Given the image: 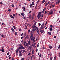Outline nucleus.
Here are the masks:
<instances>
[{
	"label": "nucleus",
	"instance_id": "1",
	"mask_svg": "<svg viewBox=\"0 0 60 60\" xmlns=\"http://www.w3.org/2000/svg\"><path fill=\"white\" fill-rule=\"evenodd\" d=\"M23 45H24V46H25V47H27V46H28V45H29L28 43H26V42H24Z\"/></svg>",
	"mask_w": 60,
	"mask_h": 60
},
{
	"label": "nucleus",
	"instance_id": "2",
	"mask_svg": "<svg viewBox=\"0 0 60 60\" xmlns=\"http://www.w3.org/2000/svg\"><path fill=\"white\" fill-rule=\"evenodd\" d=\"M44 22L41 25V26L40 27V29H43L44 27Z\"/></svg>",
	"mask_w": 60,
	"mask_h": 60
},
{
	"label": "nucleus",
	"instance_id": "3",
	"mask_svg": "<svg viewBox=\"0 0 60 60\" xmlns=\"http://www.w3.org/2000/svg\"><path fill=\"white\" fill-rule=\"evenodd\" d=\"M27 43H28V44H29L30 45H31V44H32L31 42V40L30 39H29V41H28V42Z\"/></svg>",
	"mask_w": 60,
	"mask_h": 60
},
{
	"label": "nucleus",
	"instance_id": "4",
	"mask_svg": "<svg viewBox=\"0 0 60 60\" xmlns=\"http://www.w3.org/2000/svg\"><path fill=\"white\" fill-rule=\"evenodd\" d=\"M19 49H24V48L23 46L20 47L18 48Z\"/></svg>",
	"mask_w": 60,
	"mask_h": 60
},
{
	"label": "nucleus",
	"instance_id": "5",
	"mask_svg": "<svg viewBox=\"0 0 60 60\" xmlns=\"http://www.w3.org/2000/svg\"><path fill=\"white\" fill-rule=\"evenodd\" d=\"M27 47L29 51V50H31V47H30V46L29 45H28Z\"/></svg>",
	"mask_w": 60,
	"mask_h": 60
},
{
	"label": "nucleus",
	"instance_id": "6",
	"mask_svg": "<svg viewBox=\"0 0 60 60\" xmlns=\"http://www.w3.org/2000/svg\"><path fill=\"white\" fill-rule=\"evenodd\" d=\"M1 37H2L3 38H5V36L4 34H2L1 35Z\"/></svg>",
	"mask_w": 60,
	"mask_h": 60
},
{
	"label": "nucleus",
	"instance_id": "7",
	"mask_svg": "<svg viewBox=\"0 0 60 60\" xmlns=\"http://www.w3.org/2000/svg\"><path fill=\"white\" fill-rule=\"evenodd\" d=\"M29 18L30 19H32V18H31V15L30 14L29 15Z\"/></svg>",
	"mask_w": 60,
	"mask_h": 60
},
{
	"label": "nucleus",
	"instance_id": "8",
	"mask_svg": "<svg viewBox=\"0 0 60 60\" xmlns=\"http://www.w3.org/2000/svg\"><path fill=\"white\" fill-rule=\"evenodd\" d=\"M32 54L33 55L34 54V49H32Z\"/></svg>",
	"mask_w": 60,
	"mask_h": 60
},
{
	"label": "nucleus",
	"instance_id": "9",
	"mask_svg": "<svg viewBox=\"0 0 60 60\" xmlns=\"http://www.w3.org/2000/svg\"><path fill=\"white\" fill-rule=\"evenodd\" d=\"M22 9H23V10L24 11H25V10H26V9H25V7H22Z\"/></svg>",
	"mask_w": 60,
	"mask_h": 60
},
{
	"label": "nucleus",
	"instance_id": "10",
	"mask_svg": "<svg viewBox=\"0 0 60 60\" xmlns=\"http://www.w3.org/2000/svg\"><path fill=\"white\" fill-rule=\"evenodd\" d=\"M41 12H40L38 14V17L40 15H41Z\"/></svg>",
	"mask_w": 60,
	"mask_h": 60
},
{
	"label": "nucleus",
	"instance_id": "11",
	"mask_svg": "<svg viewBox=\"0 0 60 60\" xmlns=\"http://www.w3.org/2000/svg\"><path fill=\"white\" fill-rule=\"evenodd\" d=\"M31 46H33L34 48H35V47H36V46L35 45H30V46L31 47Z\"/></svg>",
	"mask_w": 60,
	"mask_h": 60
},
{
	"label": "nucleus",
	"instance_id": "12",
	"mask_svg": "<svg viewBox=\"0 0 60 60\" xmlns=\"http://www.w3.org/2000/svg\"><path fill=\"white\" fill-rule=\"evenodd\" d=\"M47 34H49V35H51V32H48Z\"/></svg>",
	"mask_w": 60,
	"mask_h": 60
},
{
	"label": "nucleus",
	"instance_id": "13",
	"mask_svg": "<svg viewBox=\"0 0 60 60\" xmlns=\"http://www.w3.org/2000/svg\"><path fill=\"white\" fill-rule=\"evenodd\" d=\"M21 15L22 16H24V15H25V14H24V13H21Z\"/></svg>",
	"mask_w": 60,
	"mask_h": 60
},
{
	"label": "nucleus",
	"instance_id": "14",
	"mask_svg": "<svg viewBox=\"0 0 60 60\" xmlns=\"http://www.w3.org/2000/svg\"><path fill=\"white\" fill-rule=\"evenodd\" d=\"M46 10V9L45 8H44L43 10V11L42 12V13H44V11L45 10Z\"/></svg>",
	"mask_w": 60,
	"mask_h": 60
},
{
	"label": "nucleus",
	"instance_id": "15",
	"mask_svg": "<svg viewBox=\"0 0 60 60\" xmlns=\"http://www.w3.org/2000/svg\"><path fill=\"white\" fill-rule=\"evenodd\" d=\"M11 30L13 32H15V31H14V30L12 28L11 29Z\"/></svg>",
	"mask_w": 60,
	"mask_h": 60
},
{
	"label": "nucleus",
	"instance_id": "16",
	"mask_svg": "<svg viewBox=\"0 0 60 60\" xmlns=\"http://www.w3.org/2000/svg\"><path fill=\"white\" fill-rule=\"evenodd\" d=\"M50 3L49 2H48L47 3H46L45 4V6H47V5H48V4H49V3Z\"/></svg>",
	"mask_w": 60,
	"mask_h": 60
},
{
	"label": "nucleus",
	"instance_id": "17",
	"mask_svg": "<svg viewBox=\"0 0 60 60\" xmlns=\"http://www.w3.org/2000/svg\"><path fill=\"white\" fill-rule=\"evenodd\" d=\"M30 34L31 36H32L33 35V32H31L30 33Z\"/></svg>",
	"mask_w": 60,
	"mask_h": 60
},
{
	"label": "nucleus",
	"instance_id": "18",
	"mask_svg": "<svg viewBox=\"0 0 60 60\" xmlns=\"http://www.w3.org/2000/svg\"><path fill=\"white\" fill-rule=\"evenodd\" d=\"M35 30H35V29H33L32 30V31H33V32H32L33 33L34 32V31H35Z\"/></svg>",
	"mask_w": 60,
	"mask_h": 60
},
{
	"label": "nucleus",
	"instance_id": "19",
	"mask_svg": "<svg viewBox=\"0 0 60 60\" xmlns=\"http://www.w3.org/2000/svg\"><path fill=\"white\" fill-rule=\"evenodd\" d=\"M2 52H4V49L3 48H2Z\"/></svg>",
	"mask_w": 60,
	"mask_h": 60
},
{
	"label": "nucleus",
	"instance_id": "20",
	"mask_svg": "<svg viewBox=\"0 0 60 60\" xmlns=\"http://www.w3.org/2000/svg\"><path fill=\"white\" fill-rule=\"evenodd\" d=\"M32 27H33V28H35L36 27V26L35 25H33L32 26Z\"/></svg>",
	"mask_w": 60,
	"mask_h": 60
},
{
	"label": "nucleus",
	"instance_id": "21",
	"mask_svg": "<svg viewBox=\"0 0 60 60\" xmlns=\"http://www.w3.org/2000/svg\"><path fill=\"white\" fill-rule=\"evenodd\" d=\"M19 47H20L21 46H22V44H19Z\"/></svg>",
	"mask_w": 60,
	"mask_h": 60
},
{
	"label": "nucleus",
	"instance_id": "22",
	"mask_svg": "<svg viewBox=\"0 0 60 60\" xmlns=\"http://www.w3.org/2000/svg\"><path fill=\"white\" fill-rule=\"evenodd\" d=\"M26 39H28V35H27L26 36Z\"/></svg>",
	"mask_w": 60,
	"mask_h": 60
},
{
	"label": "nucleus",
	"instance_id": "23",
	"mask_svg": "<svg viewBox=\"0 0 60 60\" xmlns=\"http://www.w3.org/2000/svg\"><path fill=\"white\" fill-rule=\"evenodd\" d=\"M22 54H21V53H20L19 54V56H22Z\"/></svg>",
	"mask_w": 60,
	"mask_h": 60
},
{
	"label": "nucleus",
	"instance_id": "24",
	"mask_svg": "<svg viewBox=\"0 0 60 60\" xmlns=\"http://www.w3.org/2000/svg\"><path fill=\"white\" fill-rule=\"evenodd\" d=\"M35 29L36 30H38V28L36 27V28H35Z\"/></svg>",
	"mask_w": 60,
	"mask_h": 60
},
{
	"label": "nucleus",
	"instance_id": "25",
	"mask_svg": "<svg viewBox=\"0 0 60 60\" xmlns=\"http://www.w3.org/2000/svg\"><path fill=\"white\" fill-rule=\"evenodd\" d=\"M30 8H32V7H33V6H32V4H30Z\"/></svg>",
	"mask_w": 60,
	"mask_h": 60
},
{
	"label": "nucleus",
	"instance_id": "26",
	"mask_svg": "<svg viewBox=\"0 0 60 60\" xmlns=\"http://www.w3.org/2000/svg\"><path fill=\"white\" fill-rule=\"evenodd\" d=\"M49 29L50 30V31H52V30H53V29L52 28H50Z\"/></svg>",
	"mask_w": 60,
	"mask_h": 60
},
{
	"label": "nucleus",
	"instance_id": "27",
	"mask_svg": "<svg viewBox=\"0 0 60 60\" xmlns=\"http://www.w3.org/2000/svg\"><path fill=\"white\" fill-rule=\"evenodd\" d=\"M37 32H38V34H39V33H40V31H39V30H38Z\"/></svg>",
	"mask_w": 60,
	"mask_h": 60
},
{
	"label": "nucleus",
	"instance_id": "28",
	"mask_svg": "<svg viewBox=\"0 0 60 60\" xmlns=\"http://www.w3.org/2000/svg\"><path fill=\"white\" fill-rule=\"evenodd\" d=\"M13 27H14V29H16V28L15 26H13Z\"/></svg>",
	"mask_w": 60,
	"mask_h": 60
},
{
	"label": "nucleus",
	"instance_id": "29",
	"mask_svg": "<svg viewBox=\"0 0 60 60\" xmlns=\"http://www.w3.org/2000/svg\"><path fill=\"white\" fill-rule=\"evenodd\" d=\"M52 47L50 45L49 46V49H52Z\"/></svg>",
	"mask_w": 60,
	"mask_h": 60
},
{
	"label": "nucleus",
	"instance_id": "30",
	"mask_svg": "<svg viewBox=\"0 0 60 60\" xmlns=\"http://www.w3.org/2000/svg\"><path fill=\"white\" fill-rule=\"evenodd\" d=\"M21 42L22 43H24V40H22L21 41Z\"/></svg>",
	"mask_w": 60,
	"mask_h": 60
},
{
	"label": "nucleus",
	"instance_id": "31",
	"mask_svg": "<svg viewBox=\"0 0 60 60\" xmlns=\"http://www.w3.org/2000/svg\"><path fill=\"white\" fill-rule=\"evenodd\" d=\"M40 17H41V15H39L38 18V19H39L40 18Z\"/></svg>",
	"mask_w": 60,
	"mask_h": 60
},
{
	"label": "nucleus",
	"instance_id": "32",
	"mask_svg": "<svg viewBox=\"0 0 60 60\" xmlns=\"http://www.w3.org/2000/svg\"><path fill=\"white\" fill-rule=\"evenodd\" d=\"M49 26H50V28H52V27H53V26L52 25H50Z\"/></svg>",
	"mask_w": 60,
	"mask_h": 60
},
{
	"label": "nucleus",
	"instance_id": "33",
	"mask_svg": "<svg viewBox=\"0 0 60 60\" xmlns=\"http://www.w3.org/2000/svg\"><path fill=\"white\" fill-rule=\"evenodd\" d=\"M45 0H44L42 2V3L43 4L45 2Z\"/></svg>",
	"mask_w": 60,
	"mask_h": 60
},
{
	"label": "nucleus",
	"instance_id": "34",
	"mask_svg": "<svg viewBox=\"0 0 60 60\" xmlns=\"http://www.w3.org/2000/svg\"><path fill=\"white\" fill-rule=\"evenodd\" d=\"M32 4V5H34V2H33Z\"/></svg>",
	"mask_w": 60,
	"mask_h": 60
},
{
	"label": "nucleus",
	"instance_id": "35",
	"mask_svg": "<svg viewBox=\"0 0 60 60\" xmlns=\"http://www.w3.org/2000/svg\"><path fill=\"white\" fill-rule=\"evenodd\" d=\"M56 57L55 56L54 58V60H56Z\"/></svg>",
	"mask_w": 60,
	"mask_h": 60
},
{
	"label": "nucleus",
	"instance_id": "36",
	"mask_svg": "<svg viewBox=\"0 0 60 60\" xmlns=\"http://www.w3.org/2000/svg\"><path fill=\"white\" fill-rule=\"evenodd\" d=\"M11 6L12 7H14V5L12 4L11 5Z\"/></svg>",
	"mask_w": 60,
	"mask_h": 60
},
{
	"label": "nucleus",
	"instance_id": "37",
	"mask_svg": "<svg viewBox=\"0 0 60 60\" xmlns=\"http://www.w3.org/2000/svg\"><path fill=\"white\" fill-rule=\"evenodd\" d=\"M11 9H8V11H11Z\"/></svg>",
	"mask_w": 60,
	"mask_h": 60
},
{
	"label": "nucleus",
	"instance_id": "38",
	"mask_svg": "<svg viewBox=\"0 0 60 60\" xmlns=\"http://www.w3.org/2000/svg\"><path fill=\"white\" fill-rule=\"evenodd\" d=\"M25 50H24L23 51L22 53H25Z\"/></svg>",
	"mask_w": 60,
	"mask_h": 60
},
{
	"label": "nucleus",
	"instance_id": "39",
	"mask_svg": "<svg viewBox=\"0 0 60 60\" xmlns=\"http://www.w3.org/2000/svg\"><path fill=\"white\" fill-rule=\"evenodd\" d=\"M11 18L12 19H14V16H11Z\"/></svg>",
	"mask_w": 60,
	"mask_h": 60
},
{
	"label": "nucleus",
	"instance_id": "40",
	"mask_svg": "<svg viewBox=\"0 0 60 60\" xmlns=\"http://www.w3.org/2000/svg\"><path fill=\"white\" fill-rule=\"evenodd\" d=\"M53 11H52L51 12V14H53Z\"/></svg>",
	"mask_w": 60,
	"mask_h": 60
},
{
	"label": "nucleus",
	"instance_id": "41",
	"mask_svg": "<svg viewBox=\"0 0 60 60\" xmlns=\"http://www.w3.org/2000/svg\"><path fill=\"white\" fill-rule=\"evenodd\" d=\"M15 34L16 35H17V32H15Z\"/></svg>",
	"mask_w": 60,
	"mask_h": 60
},
{
	"label": "nucleus",
	"instance_id": "42",
	"mask_svg": "<svg viewBox=\"0 0 60 60\" xmlns=\"http://www.w3.org/2000/svg\"><path fill=\"white\" fill-rule=\"evenodd\" d=\"M34 25H36V22H35V23H34Z\"/></svg>",
	"mask_w": 60,
	"mask_h": 60
},
{
	"label": "nucleus",
	"instance_id": "43",
	"mask_svg": "<svg viewBox=\"0 0 60 60\" xmlns=\"http://www.w3.org/2000/svg\"><path fill=\"white\" fill-rule=\"evenodd\" d=\"M7 55H8V56H9V55H10V54L9 53V52H8L7 53Z\"/></svg>",
	"mask_w": 60,
	"mask_h": 60
},
{
	"label": "nucleus",
	"instance_id": "44",
	"mask_svg": "<svg viewBox=\"0 0 60 60\" xmlns=\"http://www.w3.org/2000/svg\"><path fill=\"white\" fill-rule=\"evenodd\" d=\"M55 7V5H52V8H53V7Z\"/></svg>",
	"mask_w": 60,
	"mask_h": 60
},
{
	"label": "nucleus",
	"instance_id": "45",
	"mask_svg": "<svg viewBox=\"0 0 60 60\" xmlns=\"http://www.w3.org/2000/svg\"><path fill=\"white\" fill-rule=\"evenodd\" d=\"M19 51V49H17L16 51V52H18Z\"/></svg>",
	"mask_w": 60,
	"mask_h": 60
},
{
	"label": "nucleus",
	"instance_id": "46",
	"mask_svg": "<svg viewBox=\"0 0 60 60\" xmlns=\"http://www.w3.org/2000/svg\"><path fill=\"white\" fill-rule=\"evenodd\" d=\"M30 30H28V33L29 34V32H30Z\"/></svg>",
	"mask_w": 60,
	"mask_h": 60
},
{
	"label": "nucleus",
	"instance_id": "47",
	"mask_svg": "<svg viewBox=\"0 0 60 60\" xmlns=\"http://www.w3.org/2000/svg\"><path fill=\"white\" fill-rule=\"evenodd\" d=\"M60 45H59L58 49H60Z\"/></svg>",
	"mask_w": 60,
	"mask_h": 60
},
{
	"label": "nucleus",
	"instance_id": "48",
	"mask_svg": "<svg viewBox=\"0 0 60 60\" xmlns=\"http://www.w3.org/2000/svg\"><path fill=\"white\" fill-rule=\"evenodd\" d=\"M43 32H44V30H42V31L41 32V33H43Z\"/></svg>",
	"mask_w": 60,
	"mask_h": 60
},
{
	"label": "nucleus",
	"instance_id": "49",
	"mask_svg": "<svg viewBox=\"0 0 60 60\" xmlns=\"http://www.w3.org/2000/svg\"><path fill=\"white\" fill-rule=\"evenodd\" d=\"M26 19V17H23L24 19Z\"/></svg>",
	"mask_w": 60,
	"mask_h": 60
},
{
	"label": "nucleus",
	"instance_id": "50",
	"mask_svg": "<svg viewBox=\"0 0 60 60\" xmlns=\"http://www.w3.org/2000/svg\"><path fill=\"white\" fill-rule=\"evenodd\" d=\"M43 17V15H42L41 18H42Z\"/></svg>",
	"mask_w": 60,
	"mask_h": 60
},
{
	"label": "nucleus",
	"instance_id": "51",
	"mask_svg": "<svg viewBox=\"0 0 60 60\" xmlns=\"http://www.w3.org/2000/svg\"><path fill=\"white\" fill-rule=\"evenodd\" d=\"M36 44V43H34L33 44V45H34L35 46Z\"/></svg>",
	"mask_w": 60,
	"mask_h": 60
},
{
	"label": "nucleus",
	"instance_id": "52",
	"mask_svg": "<svg viewBox=\"0 0 60 60\" xmlns=\"http://www.w3.org/2000/svg\"><path fill=\"white\" fill-rule=\"evenodd\" d=\"M38 51V49H37L36 50V52H37Z\"/></svg>",
	"mask_w": 60,
	"mask_h": 60
},
{
	"label": "nucleus",
	"instance_id": "53",
	"mask_svg": "<svg viewBox=\"0 0 60 60\" xmlns=\"http://www.w3.org/2000/svg\"><path fill=\"white\" fill-rule=\"evenodd\" d=\"M50 60H52V57L50 58Z\"/></svg>",
	"mask_w": 60,
	"mask_h": 60
},
{
	"label": "nucleus",
	"instance_id": "54",
	"mask_svg": "<svg viewBox=\"0 0 60 60\" xmlns=\"http://www.w3.org/2000/svg\"><path fill=\"white\" fill-rule=\"evenodd\" d=\"M13 16H14V17H15L16 16L15 15V14H13Z\"/></svg>",
	"mask_w": 60,
	"mask_h": 60
},
{
	"label": "nucleus",
	"instance_id": "55",
	"mask_svg": "<svg viewBox=\"0 0 60 60\" xmlns=\"http://www.w3.org/2000/svg\"><path fill=\"white\" fill-rule=\"evenodd\" d=\"M41 54L39 55V56L40 57H41Z\"/></svg>",
	"mask_w": 60,
	"mask_h": 60
},
{
	"label": "nucleus",
	"instance_id": "56",
	"mask_svg": "<svg viewBox=\"0 0 60 60\" xmlns=\"http://www.w3.org/2000/svg\"><path fill=\"white\" fill-rule=\"evenodd\" d=\"M33 42H34V41H35V40H34V39H33Z\"/></svg>",
	"mask_w": 60,
	"mask_h": 60
},
{
	"label": "nucleus",
	"instance_id": "57",
	"mask_svg": "<svg viewBox=\"0 0 60 60\" xmlns=\"http://www.w3.org/2000/svg\"><path fill=\"white\" fill-rule=\"evenodd\" d=\"M23 34H24L23 33H22V34H21V36H23Z\"/></svg>",
	"mask_w": 60,
	"mask_h": 60
},
{
	"label": "nucleus",
	"instance_id": "58",
	"mask_svg": "<svg viewBox=\"0 0 60 60\" xmlns=\"http://www.w3.org/2000/svg\"><path fill=\"white\" fill-rule=\"evenodd\" d=\"M24 59H25V58H23L22 59V60H24Z\"/></svg>",
	"mask_w": 60,
	"mask_h": 60
},
{
	"label": "nucleus",
	"instance_id": "59",
	"mask_svg": "<svg viewBox=\"0 0 60 60\" xmlns=\"http://www.w3.org/2000/svg\"><path fill=\"white\" fill-rule=\"evenodd\" d=\"M41 26V23H39V26Z\"/></svg>",
	"mask_w": 60,
	"mask_h": 60
},
{
	"label": "nucleus",
	"instance_id": "60",
	"mask_svg": "<svg viewBox=\"0 0 60 60\" xmlns=\"http://www.w3.org/2000/svg\"><path fill=\"white\" fill-rule=\"evenodd\" d=\"M58 2V3H60V1L59 0H58V2Z\"/></svg>",
	"mask_w": 60,
	"mask_h": 60
},
{
	"label": "nucleus",
	"instance_id": "61",
	"mask_svg": "<svg viewBox=\"0 0 60 60\" xmlns=\"http://www.w3.org/2000/svg\"><path fill=\"white\" fill-rule=\"evenodd\" d=\"M11 49V50H13V48H12Z\"/></svg>",
	"mask_w": 60,
	"mask_h": 60
},
{
	"label": "nucleus",
	"instance_id": "62",
	"mask_svg": "<svg viewBox=\"0 0 60 60\" xmlns=\"http://www.w3.org/2000/svg\"><path fill=\"white\" fill-rule=\"evenodd\" d=\"M23 37H22L21 38V39H23Z\"/></svg>",
	"mask_w": 60,
	"mask_h": 60
},
{
	"label": "nucleus",
	"instance_id": "63",
	"mask_svg": "<svg viewBox=\"0 0 60 60\" xmlns=\"http://www.w3.org/2000/svg\"><path fill=\"white\" fill-rule=\"evenodd\" d=\"M16 55H18V52H16Z\"/></svg>",
	"mask_w": 60,
	"mask_h": 60
},
{
	"label": "nucleus",
	"instance_id": "64",
	"mask_svg": "<svg viewBox=\"0 0 60 60\" xmlns=\"http://www.w3.org/2000/svg\"><path fill=\"white\" fill-rule=\"evenodd\" d=\"M21 52V51H20L19 52V53H20Z\"/></svg>",
	"mask_w": 60,
	"mask_h": 60
}]
</instances>
